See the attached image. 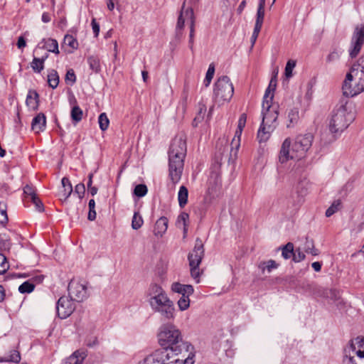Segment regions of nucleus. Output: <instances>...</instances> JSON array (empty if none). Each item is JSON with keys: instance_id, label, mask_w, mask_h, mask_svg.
Returning <instances> with one entry per match:
<instances>
[{"instance_id": "nucleus-1", "label": "nucleus", "mask_w": 364, "mask_h": 364, "mask_svg": "<svg viewBox=\"0 0 364 364\" xmlns=\"http://www.w3.org/2000/svg\"><path fill=\"white\" fill-rule=\"evenodd\" d=\"M186 151L185 138L182 135L176 136L172 140L168 151V175L173 184L181 178Z\"/></svg>"}, {"instance_id": "nucleus-2", "label": "nucleus", "mask_w": 364, "mask_h": 364, "mask_svg": "<svg viewBox=\"0 0 364 364\" xmlns=\"http://www.w3.org/2000/svg\"><path fill=\"white\" fill-rule=\"evenodd\" d=\"M148 301L151 309L163 318L171 320L175 316V306L161 286L152 283L147 291Z\"/></svg>"}, {"instance_id": "nucleus-3", "label": "nucleus", "mask_w": 364, "mask_h": 364, "mask_svg": "<svg viewBox=\"0 0 364 364\" xmlns=\"http://www.w3.org/2000/svg\"><path fill=\"white\" fill-rule=\"evenodd\" d=\"M313 139V135L309 133L299 135L295 138L292 145L290 138L285 139L279 154V162L284 164L290 159H299L304 157L311 146Z\"/></svg>"}, {"instance_id": "nucleus-4", "label": "nucleus", "mask_w": 364, "mask_h": 364, "mask_svg": "<svg viewBox=\"0 0 364 364\" xmlns=\"http://www.w3.org/2000/svg\"><path fill=\"white\" fill-rule=\"evenodd\" d=\"M168 354L166 359L167 364H193V346L188 342L181 343L180 346L174 350H161Z\"/></svg>"}, {"instance_id": "nucleus-5", "label": "nucleus", "mask_w": 364, "mask_h": 364, "mask_svg": "<svg viewBox=\"0 0 364 364\" xmlns=\"http://www.w3.org/2000/svg\"><path fill=\"white\" fill-rule=\"evenodd\" d=\"M183 341L182 335L178 328L173 325H165L161 327L159 333V343L162 347L161 350H174L180 346Z\"/></svg>"}, {"instance_id": "nucleus-6", "label": "nucleus", "mask_w": 364, "mask_h": 364, "mask_svg": "<svg viewBox=\"0 0 364 364\" xmlns=\"http://www.w3.org/2000/svg\"><path fill=\"white\" fill-rule=\"evenodd\" d=\"M353 114L348 112L346 105H340L332 112L329 119V130L333 134H341L350 124Z\"/></svg>"}, {"instance_id": "nucleus-7", "label": "nucleus", "mask_w": 364, "mask_h": 364, "mask_svg": "<svg viewBox=\"0 0 364 364\" xmlns=\"http://www.w3.org/2000/svg\"><path fill=\"white\" fill-rule=\"evenodd\" d=\"M348 364H364V338H356L345 348Z\"/></svg>"}, {"instance_id": "nucleus-8", "label": "nucleus", "mask_w": 364, "mask_h": 364, "mask_svg": "<svg viewBox=\"0 0 364 364\" xmlns=\"http://www.w3.org/2000/svg\"><path fill=\"white\" fill-rule=\"evenodd\" d=\"M343 93L346 97H354L364 91V79L360 80L350 70L346 76L342 87Z\"/></svg>"}, {"instance_id": "nucleus-9", "label": "nucleus", "mask_w": 364, "mask_h": 364, "mask_svg": "<svg viewBox=\"0 0 364 364\" xmlns=\"http://www.w3.org/2000/svg\"><path fill=\"white\" fill-rule=\"evenodd\" d=\"M234 93L233 85L230 78L223 75L220 77L215 83L214 95L215 99L220 101H229Z\"/></svg>"}, {"instance_id": "nucleus-10", "label": "nucleus", "mask_w": 364, "mask_h": 364, "mask_svg": "<svg viewBox=\"0 0 364 364\" xmlns=\"http://www.w3.org/2000/svg\"><path fill=\"white\" fill-rule=\"evenodd\" d=\"M69 298L73 301L81 302L88 296V291L86 282L72 279L68 287Z\"/></svg>"}, {"instance_id": "nucleus-11", "label": "nucleus", "mask_w": 364, "mask_h": 364, "mask_svg": "<svg viewBox=\"0 0 364 364\" xmlns=\"http://www.w3.org/2000/svg\"><path fill=\"white\" fill-rule=\"evenodd\" d=\"M364 44V25L355 27L352 36L350 46L348 50L351 58L357 57Z\"/></svg>"}, {"instance_id": "nucleus-12", "label": "nucleus", "mask_w": 364, "mask_h": 364, "mask_svg": "<svg viewBox=\"0 0 364 364\" xmlns=\"http://www.w3.org/2000/svg\"><path fill=\"white\" fill-rule=\"evenodd\" d=\"M271 100H263L262 102V124L263 125H273L277 127L278 112L277 107L273 106Z\"/></svg>"}, {"instance_id": "nucleus-13", "label": "nucleus", "mask_w": 364, "mask_h": 364, "mask_svg": "<svg viewBox=\"0 0 364 364\" xmlns=\"http://www.w3.org/2000/svg\"><path fill=\"white\" fill-rule=\"evenodd\" d=\"M75 302L68 296H63L57 301L56 312L58 316L62 319L69 317L75 311Z\"/></svg>"}, {"instance_id": "nucleus-14", "label": "nucleus", "mask_w": 364, "mask_h": 364, "mask_svg": "<svg viewBox=\"0 0 364 364\" xmlns=\"http://www.w3.org/2000/svg\"><path fill=\"white\" fill-rule=\"evenodd\" d=\"M204 256V247L202 240L196 238L195 246L191 252L189 253L188 259L189 266H199Z\"/></svg>"}, {"instance_id": "nucleus-15", "label": "nucleus", "mask_w": 364, "mask_h": 364, "mask_svg": "<svg viewBox=\"0 0 364 364\" xmlns=\"http://www.w3.org/2000/svg\"><path fill=\"white\" fill-rule=\"evenodd\" d=\"M186 21L190 22L191 24L192 21H195V18L193 9L191 8L186 9L183 4L176 24V35L178 36L181 35V31L183 28Z\"/></svg>"}, {"instance_id": "nucleus-16", "label": "nucleus", "mask_w": 364, "mask_h": 364, "mask_svg": "<svg viewBox=\"0 0 364 364\" xmlns=\"http://www.w3.org/2000/svg\"><path fill=\"white\" fill-rule=\"evenodd\" d=\"M167 356L168 354L166 353V351L157 350L139 364H167L166 361Z\"/></svg>"}, {"instance_id": "nucleus-17", "label": "nucleus", "mask_w": 364, "mask_h": 364, "mask_svg": "<svg viewBox=\"0 0 364 364\" xmlns=\"http://www.w3.org/2000/svg\"><path fill=\"white\" fill-rule=\"evenodd\" d=\"M62 190L58 193L59 199L65 203L73 192V186L69 178L63 177L61 180Z\"/></svg>"}, {"instance_id": "nucleus-18", "label": "nucleus", "mask_w": 364, "mask_h": 364, "mask_svg": "<svg viewBox=\"0 0 364 364\" xmlns=\"http://www.w3.org/2000/svg\"><path fill=\"white\" fill-rule=\"evenodd\" d=\"M46 125V118L43 113L38 114L32 120L31 129L36 133L43 132Z\"/></svg>"}, {"instance_id": "nucleus-19", "label": "nucleus", "mask_w": 364, "mask_h": 364, "mask_svg": "<svg viewBox=\"0 0 364 364\" xmlns=\"http://www.w3.org/2000/svg\"><path fill=\"white\" fill-rule=\"evenodd\" d=\"M274 129L275 126L263 125L262 122L257 132V139L259 142H266L269 139L271 133L274 130Z\"/></svg>"}, {"instance_id": "nucleus-20", "label": "nucleus", "mask_w": 364, "mask_h": 364, "mask_svg": "<svg viewBox=\"0 0 364 364\" xmlns=\"http://www.w3.org/2000/svg\"><path fill=\"white\" fill-rule=\"evenodd\" d=\"M171 289L173 292L180 294L182 296L192 295L194 292L192 285L182 284L179 282L173 283Z\"/></svg>"}, {"instance_id": "nucleus-21", "label": "nucleus", "mask_w": 364, "mask_h": 364, "mask_svg": "<svg viewBox=\"0 0 364 364\" xmlns=\"http://www.w3.org/2000/svg\"><path fill=\"white\" fill-rule=\"evenodd\" d=\"M318 295L333 301H338L341 297L339 291L336 289L323 288L318 290Z\"/></svg>"}, {"instance_id": "nucleus-22", "label": "nucleus", "mask_w": 364, "mask_h": 364, "mask_svg": "<svg viewBox=\"0 0 364 364\" xmlns=\"http://www.w3.org/2000/svg\"><path fill=\"white\" fill-rule=\"evenodd\" d=\"M168 228V219L166 217H161L156 222L154 227V235L162 237Z\"/></svg>"}, {"instance_id": "nucleus-23", "label": "nucleus", "mask_w": 364, "mask_h": 364, "mask_svg": "<svg viewBox=\"0 0 364 364\" xmlns=\"http://www.w3.org/2000/svg\"><path fill=\"white\" fill-rule=\"evenodd\" d=\"M38 92L35 90H29L26 97V105L33 110H36L38 107Z\"/></svg>"}, {"instance_id": "nucleus-24", "label": "nucleus", "mask_w": 364, "mask_h": 364, "mask_svg": "<svg viewBox=\"0 0 364 364\" xmlns=\"http://www.w3.org/2000/svg\"><path fill=\"white\" fill-rule=\"evenodd\" d=\"M85 357V351L77 350L68 358L63 364H82Z\"/></svg>"}, {"instance_id": "nucleus-25", "label": "nucleus", "mask_w": 364, "mask_h": 364, "mask_svg": "<svg viewBox=\"0 0 364 364\" xmlns=\"http://www.w3.org/2000/svg\"><path fill=\"white\" fill-rule=\"evenodd\" d=\"M41 43H43L42 48L44 49H46L48 52H52L55 54L59 53L58 43L55 39H53V38L43 39Z\"/></svg>"}, {"instance_id": "nucleus-26", "label": "nucleus", "mask_w": 364, "mask_h": 364, "mask_svg": "<svg viewBox=\"0 0 364 364\" xmlns=\"http://www.w3.org/2000/svg\"><path fill=\"white\" fill-rule=\"evenodd\" d=\"M264 7L265 0H259L255 26L262 27L264 18Z\"/></svg>"}, {"instance_id": "nucleus-27", "label": "nucleus", "mask_w": 364, "mask_h": 364, "mask_svg": "<svg viewBox=\"0 0 364 364\" xmlns=\"http://www.w3.org/2000/svg\"><path fill=\"white\" fill-rule=\"evenodd\" d=\"M217 151L215 153V159L218 161H222L223 156L225 153L228 151V141L225 139H223L220 144L219 143L217 144Z\"/></svg>"}, {"instance_id": "nucleus-28", "label": "nucleus", "mask_w": 364, "mask_h": 364, "mask_svg": "<svg viewBox=\"0 0 364 364\" xmlns=\"http://www.w3.org/2000/svg\"><path fill=\"white\" fill-rule=\"evenodd\" d=\"M48 57L47 53L41 58L34 57L31 63L32 69L36 73H41L44 68V61Z\"/></svg>"}, {"instance_id": "nucleus-29", "label": "nucleus", "mask_w": 364, "mask_h": 364, "mask_svg": "<svg viewBox=\"0 0 364 364\" xmlns=\"http://www.w3.org/2000/svg\"><path fill=\"white\" fill-rule=\"evenodd\" d=\"M188 191L186 186H181L178 193L179 206L183 208L188 202Z\"/></svg>"}, {"instance_id": "nucleus-30", "label": "nucleus", "mask_w": 364, "mask_h": 364, "mask_svg": "<svg viewBox=\"0 0 364 364\" xmlns=\"http://www.w3.org/2000/svg\"><path fill=\"white\" fill-rule=\"evenodd\" d=\"M21 360L20 353L16 350H13L10 352L9 355L6 357H0V363L11 362L18 363Z\"/></svg>"}, {"instance_id": "nucleus-31", "label": "nucleus", "mask_w": 364, "mask_h": 364, "mask_svg": "<svg viewBox=\"0 0 364 364\" xmlns=\"http://www.w3.org/2000/svg\"><path fill=\"white\" fill-rule=\"evenodd\" d=\"M279 267V264H277L274 260L269 259L267 262H261L258 264V267L262 272L265 270H267L268 272H272V269H277Z\"/></svg>"}, {"instance_id": "nucleus-32", "label": "nucleus", "mask_w": 364, "mask_h": 364, "mask_svg": "<svg viewBox=\"0 0 364 364\" xmlns=\"http://www.w3.org/2000/svg\"><path fill=\"white\" fill-rule=\"evenodd\" d=\"M48 82L50 87L55 89L59 84V76L56 70H51L48 75Z\"/></svg>"}, {"instance_id": "nucleus-33", "label": "nucleus", "mask_w": 364, "mask_h": 364, "mask_svg": "<svg viewBox=\"0 0 364 364\" xmlns=\"http://www.w3.org/2000/svg\"><path fill=\"white\" fill-rule=\"evenodd\" d=\"M276 79L275 77H272L269 82V85L268 87L267 88L263 100H273L274 97V91L276 87Z\"/></svg>"}, {"instance_id": "nucleus-34", "label": "nucleus", "mask_w": 364, "mask_h": 364, "mask_svg": "<svg viewBox=\"0 0 364 364\" xmlns=\"http://www.w3.org/2000/svg\"><path fill=\"white\" fill-rule=\"evenodd\" d=\"M294 252V245L291 242H288L282 248V255L285 259L293 257Z\"/></svg>"}, {"instance_id": "nucleus-35", "label": "nucleus", "mask_w": 364, "mask_h": 364, "mask_svg": "<svg viewBox=\"0 0 364 364\" xmlns=\"http://www.w3.org/2000/svg\"><path fill=\"white\" fill-rule=\"evenodd\" d=\"M87 63L90 68L95 73H97L100 71V60L94 56H90L87 58Z\"/></svg>"}, {"instance_id": "nucleus-36", "label": "nucleus", "mask_w": 364, "mask_h": 364, "mask_svg": "<svg viewBox=\"0 0 364 364\" xmlns=\"http://www.w3.org/2000/svg\"><path fill=\"white\" fill-rule=\"evenodd\" d=\"M70 115L73 121L75 122V123H77L80 121H81L83 112L82 110L80 108V107L74 106L72 108Z\"/></svg>"}, {"instance_id": "nucleus-37", "label": "nucleus", "mask_w": 364, "mask_h": 364, "mask_svg": "<svg viewBox=\"0 0 364 364\" xmlns=\"http://www.w3.org/2000/svg\"><path fill=\"white\" fill-rule=\"evenodd\" d=\"M98 123L100 128L102 131H105L108 129L109 124V120L106 113H101L98 117Z\"/></svg>"}, {"instance_id": "nucleus-38", "label": "nucleus", "mask_w": 364, "mask_h": 364, "mask_svg": "<svg viewBox=\"0 0 364 364\" xmlns=\"http://www.w3.org/2000/svg\"><path fill=\"white\" fill-rule=\"evenodd\" d=\"M143 223L144 221L141 216L139 214V213L135 212L132 220V228L134 230H138L142 226Z\"/></svg>"}, {"instance_id": "nucleus-39", "label": "nucleus", "mask_w": 364, "mask_h": 364, "mask_svg": "<svg viewBox=\"0 0 364 364\" xmlns=\"http://www.w3.org/2000/svg\"><path fill=\"white\" fill-rule=\"evenodd\" d=\"M341 205V202L340 200H335L331 205L326 210V216L331 217L334 213H336L340 209Z\"/></svg>"}, {"instance_id": "nucleus-40", "label": "nucleus", "mask_w": 364, "mask_h": 364, "mask_svg": "<svg viewBox=\"0 0 364 364\" xmlns=\"http://www.w3.org/2000/svg\"><path fill=\"white\" fill-rule=\"evenodd\" d=\"M190 296L191 295L182 296L178 301V306L181 311H185L189 307Z\"/></svg>"}, {"instance_id": "nucleus-41", "label": "nucleus", "mask_w": 364, "mask_h": 364, "mask_svg": "<svg viewBox=\"0 0 364 364\" xmlns=\"http://www.w3.org/2000/svg\"><path fill=\"white\" fill-rule=\"evenodd\" d=\"M148 189L145 184L136 185L134 189V194L139 197H144L147 193Z\"/></svg>"}, {"instance_id": "nucleus-42", "label": "nucleus", "mask_w": 364, "mask_h": 364, "mask_svg": "<svg viewBox=\"0 0 364 364\" xmlns=\"http://www.w3.org/2000/svg\"><path fill=\"white\" fill-rule=\"evenodd\" d=\"M35 285L29 282H25L18 287V291L21 294L31 293L34 290Z\"/></svg>"}, {"instance_id": "nucleus-43", "label": "nucleus", "mask_w": 364, "mask_h": 364, "mask_svg": "<svg viewBox=\"0 0 364 364\" xmlns=\"http://www.w3.org/2000/svg\"><path fill=\"white\" fill-rule=\"evenodd\" d=\"M89 206V213L87 215V219L90 221H93L96 218V211H95V201L94 199H91L88 203Z\"/></svg>"}, {"instance_id": "nucleus-44", "label": "nucleus", "mask_w": 364, "mask_h": 364, "mask_svg": "<svg viewBox=\"0 0 364 364\" xmlns=\"http://www.w3.org/2000/svg\"><path fill=\"white\" fill-rule=\"evenodd\" d=\"M64 43L72 49H76L78 46L77 41L71 35H65L64 37Z\"/></svg>"}, {"instance_id": "nucleus-45", "label": "nucleus", "mask_w": 364, "mask_h": 364, "mask_svg": "<svg viewBox=\"0 0 364 364\" xmlns=\"http://www.w3.org/2000/svg\"><path fill=\"white\" fill-rule=\"evenodd\" d=\"M9 268L6 257L0 253V274H4Z\"/></svg>"}, {"instance_id": "nucleus-46", "label": "nucleus", "mask_w": 364, "mask_h": 364, "mask_svg": "<svg viewBox=\"0 0 364 364\" xmlns=\"http://www.w3.org/2000/svg\"><path fill=\"white\" fill-rule=\"evenodd\" d=\"M295 66V60H289L287 61L284 70V74L287 78H290L292 76V71Z\"/></svg>"}, {"instance_id": "nucleus-47", "label": "nucleus", "mask_w": 364, "mask_h": 364, "mask_svg": "<svg viewBox=\"0 0 364 364\" xmlns=\"http://www.w3.org/2000/svg\"><path fill=\"white\" fill-rule=\"evenodd\" d=\"M288 119L290 124H295L299 119V109L297 108H293L289 110L288 113Z\"/></svg>"}, {"instance_id": "nucleus-48", "label": "nucleus", "mask_w": 364, "mask_h": 364, "mask_svg": "<svg viewBox=\"0 0 364 364\" xmlns=\"http://www.w3.org/2000/svg\"><path fill=\"white\" fill-rule=\"evenodd\" d=\"M341 52L337 50L331 51L326 57L327 63H333L338 61L341 57Z\"/></svg>"}, {"instance_id": "nucleus-49", "label": "nucleus", "mask_w": 364, "mask_h": 364, "mask_svg": "<svg viewBox=\"0 0 364 364\" xmlns=\"http://www.w3.org/2000/svg\"><path fill=\"white\" fill-rule=\"evenodd\" d=\"M23 193L26 196V198H28L30 200L37 196L34 188L30 185H26L24 187Z\"/></svg>"}, {"instance_id": "nucleus-50", "label": "nucleus", "mask_w": 364, "mask_h": 364, "mask_svg": "<svg viewBox=\"0 0 364 364\" xmlns=\"http://www.w3.org/2000/svg\"><path fill=\"white\" fill-rule=\"evenodd\" d=\"M194 35H195V21H192L190 24V34H189V48L191 50H193V43H194Z\"/></svg>"}, {"instance_id": "nucleus-51", "label": "nucleus", "mask_w": 364, "mask_h": 364, "mask_svg": "<svg viewBox=\"0 0 364 364\" xmlns=\"http://www.w3.org/2000/svg\"><path fill=\"white\" fill-rule=\"evenodd\" d=\"M305 252L308 254H311L314 256H316L319 254L318 250L315 248L313 242H306V247H305Z\"/></svg>"}, {"instance_id": "nucleus-52", "label": "nucleus", "mask_w": 364, "mask_h": 364, "mask_svg": "<svg viewBox=\"0 0 364 364\" xmlns=\"http://www.w3.org/2000/svg\"><path fill=\"white\" fill-rule=\"evenodd\" d=\"M6 205L0 203V223L4 224L8 221Z\"/></svg>"}, {"instance_id": "nucleus-53", "label": "nucleus", "mask_w": 364, "mask_h": 364, "mask_svg": "<svg viewBox=\"0 0 364 364\" xmlns=\"http://www.w3.org/2000/svg\"><path fill=\"white\" fill-rule=\"evenodd\" d=\"M75 193L77 194L80 199H82L85 195V187L82 183L77 184L75 187Z\"/></svg>"}, {"instance_id": "nucleus-54", "label": "nucleus", "mask_w": 364, "mask_h": 364, "mask_svg": "<svg viewBox=\"0 0 364 364\" xmlns=\"http://www.w3.org/2000/svg\"><path fill=\"white\" fill-rule=\"evenodd\" d=\"M189 215L186 213H181L177 219V225H180L181 224L183 225V226H188L187 221L188 220Z\"/></svg>"}, {"instance_id": "nucleus-55", "label": "nucleus", "mask_w": 364, "mask_h": 364, "mask_svg": "<svg viewBox=\"0 0 364 364\" xmlns=\"http://www.w3.org/2000/svg\"><path fill=\"white\" fill-rule=\"evenodd\" d=\"M65 81L70 82L71 85L75 82L76 76L73 69H70L67 71L65 75Z\"/></svg>"}, {"instance_id": "nucleus-56", "label": "nucleus", "mask_w": 364, "mask_h": 364, "mask_svg": "<svg viewBox=\"0 0 364 364\" xmlns=\"http://www.w3.org/2000/svg\"><path fill=\"white\" fill-rule=\"evenodd\" d=\"M198 267L199 266H190L191 277L196 280L197 283L199 282V277L200 275Z\"/></svg>"}, {"instance_id": "nucleus-57", "label": "nucleus", "mask_w": 364, "mask_h": 364, "mask_svg": "<svg viewBox=\"0 0 364 364\" xmlns=\"http://www.w3.org/2000/svg\"><path fill=\"white\" fill-rule=\"evenodd\" d=\"M31 201L35 205L36 209L38 211L43 212L44 210L43 204L38 196L31 199Z\"/></svg>"}, {"instance_id": "nucleus-58", "label": "nucleus", "mask_w": 364, "mask_h": 364, "mask_svg": "<svg viewBox=\"0 0 364 364\" xmlns=\"http://www.w3.org/2000/svg\"><path fill=\"white\" fill-rule=\"evenodd\" d=\"M305 258V255L301 252L299 250H296L293 255V260L295 262H299L304 260Z\"/></svg>"}, {"instance_id": "nucleus-59", "label": "nucleus", "mask_w": 364, "mask_h": 364, "mask_svg": "<svg viewBox=\"0 0 364 364\" xmlns=\"http://www.w3.org/2000/svg\"><path fill=\"white\" fill-rule=\"evenodd\" d=\"M261 28H262V27H260V26H255L254 31H253L252 35L251 36V43H252V46L255 43L256 40H257V38L259 36V33L261 31Z\"/></svg>"}, {"instance_id": "nucleus-60", "label": "nucleus", "mask_w": 364, "mask_h": 364, "mask_svg": "<svg viewBox=\"0 0 364 364\" xmlns=\"http://www.w3.org/2000/svg\"><path fill=\"white\" fill-rule=\"evenodd\" d=\"M246 120H247L246 114H245V113L242 114L238 120V129H240V132H242V129L245 126Z\"/></svg>"}, {"instance_id": "nucleus-61", "label": "nucleus", "mask_w": 364, "mask_h": 364, "mask_svg": "<svg viewBox=\"0 0 364 364\" xmlns=\"http://www.w3.org/2000/svg\"><path fill=\"white\" fill-rule=\"evenodd\" d=\"M91 25H92V31H93V33L95 34V36L97 37L98 35H99V33H100V25L96 21L95 18H92V22H91Z\"/></svg>"}, {"instance_id": "nucleus-62", "label": "nucleus", "mask_w": 364, "mask_h": 364, "mask_svg": "<svg viewBox=\"0 0 364 364\" xmlns=\"http://www.w3.org/2000/svg\"><path fill=\"white\" fill-rule=\"evenodd\" d=\"M205 112H206V107L205 106V105H199L198 116H197L194 119V122H196L198 119L199 120L200 119H203V114L205 113Z\"/></svg>"}, {"instance_id": "nucleus-63", "label": "nucleus", "mask_w": 364, "mask_h": 364, "mask_svg": "<svg viewBox=\"0 0 364 364\" xmlns=\"http://www.w3.org/2000/svg\"><path fill=\"white\" fill-rule=\"evenodd\" d=\"M214 73H215V66L213 63H211L208 67V69L206 75H205V77L212 80Z\"/></svg>"}, {"instance_id": "nucleus-64", "label": "nucleus", "mask_w": 364, "mask_h": 364, "mask_svg": "<svg viewBox=\"0 0 364 364\" xmlns=\"http://www.w3.org/2000/svg\"><path fill=\"white\" fill-rule=\"evenodd\" d=\"M17 46L18 48H23L26 46V41L23 36H20L18 39Z\"/></svg>"}]
</instances>
